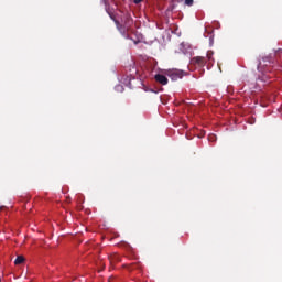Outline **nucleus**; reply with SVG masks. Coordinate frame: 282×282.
<instances>
[{"label": "nucleus", "instance_id": "11", "mask_svg": "<svg viewBox=\"0 0 282 282\" xmlns=\"http://www.w3.org/2000/svg\"><path fill=\"white\" fill-rule=\"evenodd\" d=\"M208 140H209V142H216L217 137H215V134H212L208 137Z\"/></svg>", "mask_w": 282, "mask_h": 282}, {"label": "nucleus", "instance_id": "1", "mask_svg": "<svg viewBox=\"0 0 282 282\" xmlns=\"http://www.w3.org/2000/svg\"><path fill=\"white\" fill-rule=\"evenodd\" d=\"M279 54H282L281 50L270 53L269 55H264L261 57V59H259L257 66L258 78L259 80H262V83H268V80L272 78V76H270V74H272L271 65H274V63H276V56H279Z\"/></svg>", "mask_w": 282, "mask_h": 282}, {"label": "nucleus", "instance_id": "9", "mask_svg": "<svg viewBox=\"0 0 282 282\" xmlns=\"http://www.w3.org/2000/svg\"><path fill=\"white\" fill-rule=\"evenodd\" d=\"M138 268H140V264L133 263L128 267V270H138Z\"/></svg>", "mask_w": 282, "mask_h": 282}, {"label": "nucleus", "instance_id": "13", "mask_svg": "<svg viewBox=\"0 0 282 282\" xmlns=\"http://www.w3.org/2000/svg\"><path fill=\"white\" fill-rule=\"evenodd\" d=\"M117 91H122L124 89L121 85L116 86Z\"/></svg>", "mask_w": 282, "mask_h": 282}, {"label": "nucleus", "instance_id": "12", "mask_svg": "<svg viewBox=\"0 0 282 282\" xmlns=\"http://www.w3.org/2000/svg\"><path fill=\"white\" fill-rule=\"evenodd\" d=\"M193 3H195L194 0H185V6L191 7V6H193Z\"/></svg>", "mask_w": 282, "mask_h": 282}, {"label": "nucleus", "instance_id": "10", "mask_svg": "<svg viewBox=\"0 0 282 282\" xmlns=\"http://www.w3.org/2000/svg\"><path fill=\"white\" fill-rule=\"evenodd\" d=\"M205 58H206V61H212L213 59V52L208 51Z\"/></svg>", "mask_w": 282, "mask_h": 282}, {"label": "nucleus", "instance_id": "7", "mask_svg": "<svg viewBox=\"0 0 282 282\" xmlns=\"http://www.w3.org/2000/svg\"><path fill=\"white\" fill-rule=\"evenodd\" d=\"M25 261V258L23 256H18L17 259L14 260L15 265H21Z\"/></svg>", "mask_w": 282, "mask_h": 282}, {"label": "nucleus", "instance_id": "14", "mask_svg": "<svg viewBox=\"0 0 282 282\" xmlns=\"http://www.w3.org/2000/svg\"><path fill=\"white\" fill-rule=\"evenodd\" d=\"M133 3L138 6V3H142V0H133Z\"/></svg>", "mask_w": 282, "mask_h": 282}, {"label": "nucleus", "instance_id": "15", "mask_svg": "<svg viewBox=\"0 0 282 282\" xmlns=\"http://www.w3.org/2000/svg\"><path fill=\"white\" fill-rule=\"evenodd\" d=\"M0 210H1V207H0Z\"/></svg>", "mask_w": 282, "mask_h": 282}, {"label": "nucleus", "instance_id": "2", "mask_svg": "<svg viewBox=\"0 0 282 282\" xmlns=\"http://www.w3.org/2000/svg\"><path fill=\"white\" fill-rule=\"evenodd\" d=\"M110 19H113L117 29L123 36L127 34V32H131V28H133V18H131V13L129 12H122L121 15V23L120 21L116 20L113 18V14L111 12L108 13Z\"/></svg>", "mask_w": 282, "mask_h": 282}, {"label": "nucleus", "instance_id": "4", "mask_svg": "<svg viewBox=\"0 0 282 282\" xmlns=\"http://www.w3.org/2000/svg\"><path fill=\"white\" fill-rule=\"evenodd\" d=\"M192 63H194V65H198L199 67H204V65L207 63V59L204 56H196L192 58Z\"/></svg>", "mask_w": 282, "mask_h": 282}, {"label": "nucleus", "instance_id": "3", "mask_svg": "<svg viewBox=\"0 0 282 282\" xmlns=\"http://www.w3.org/2000/svg\"><path fill=\"white\" fill-rule=\"evenodd\" d=\"M167 76L169 78H171V80H180L181 78H184V72L178 69H172L167 72Z\"/></svg>", "mask_w": 282, "mask_h": 282}, {"label": "nucleus", "instance_id": "6", "mask_svg": "<svg viewBox=\"0 0 282 282\" xmlns=\"http://www.w3.org/2000/svg\"><path fill=\"white\" fill-rule=\"evenodd\" d=\"M111 265H113V263H118V261H120V256H118V253H112L108 257Z\"/></svg>", "mask_w": 282, "mask_h": 282}, {"label": "nucleus", "instance_id": "5", "mask_svg": "<svg viewBox=\"0 0 282 282\" xmlns=\"http://www.w3.org/2000/svg\"><path fill=\"white\" fill-rule=\"evenodd\" d=\"M154 78H155L156 83H160V85H169V78H166V76H164L162 74L155 75Z\"/></svg>", "mask_w": 282, "mask_h": 282}, {"label": "nucleus", "instance_id": "8", "mask_svg": "<svg viewBox=\"0 0 282 282\" xmlns=\"http://www.w3.org/2000/svg\"><path fill=\"white\" fill-rule=\"evenodd\" d=\"M101 2L105 6L106 12L109 14V8H111V4L109 3V0H101Z\"/></svg>", "mask_w": 282, "mask_h": 282}]
</instances>
